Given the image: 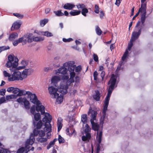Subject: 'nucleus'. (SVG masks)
<instances>
[{"label":"nucleus","mask_w":153,"mask_h":153,"mask_svg":"<svg viewBox=\"0 0 153 153\" xmlns=\"http://www.w3.org/2000/svg\"><path fill=\"white\" fill-rule=\"evenodd\" d=\"M68 88V85L66 84L62 85L59 89L51 86L48 87V89L49 94L52 96L51 97L56 98V101L58 104H60L63 101L64 94L67 92Z\"/></svg>","instance_id":"f257e3e1"},{"label":"nucleus","mask_w":153,"mask_h":153,"mask_svg":"<svg viewBox=\"0 0 153 153\" xmlns=\"http://www.w3.org/2000/svg\"><path fill=\"white\" fill-rule=\"evenodd\" d=\"M112 92V91L108 90L107 95L105 99L104 104L103 105V108L102 110V115L100 119V124L102 125L104 123V122H107L108 120V116L106 114V111Z\"/></svg>","instance_id":"f03ea898"},{"label":"nucleus","mask_w":153,"mask_h":153,"mask_svg":"<svg viewBox=\"0 0 153 153\" xmlns=\"http://www.w3.org/2000/svg\"><path fill=\"white\" fill-rule=\"evenodd\" d=\"M28 97H29L30 101L33 104L36 105V110L37 111H40L42 114H43L45 113V107L43 105H40L41 104L40 101L38 100L37 97L35 94H32L31 92Z\"/></svg>","instance_id":"7ed1b4c3"},{"label":"nucleus","mask_w":153,"mask_h":153,"mask_svg":"<svg viewBox=\"0 0 153 153\" xmlns=\"http://www.w3.org/2000/svg\"><path fill=\"white\" fill-rule=\"evenodd\" d=\"M140 0L141 3V7L139 9V10H140V12L142 13L141 15L140 21H138L136 25V27H137L140 25L141 22L142 25L144 26L145 25L144 23L146 18V3H144L145 1H143L142 2L141 0Z\"/></svg>","instance_id":"20e7f679"},{"label":"nucleus","mask_w":153,"mask_h":153,"mask_svg":"<svg viewBox=\"0 0 153 153\" xmlns=\"http://www.w3.org/2000/svg\"><path fill=\"white\" fill-rule=\"evenodd\" d=\"M91 114V117L90 121L92 125V129L95 131H98L99 129V125L97 123H95L94 121L96 120L97 112L96 111L93 110L92 108L91 107L90 108L88 112V115Z\"/></svg>","instance_id":"39448f33"},{"label":"nucleus","mask_w":153,"mask_h":153,"mask_svg":"<svg viewBox=\"0 0 153 153\" xmlns=\"http://www.w3.org/2000/svg\"><path fill=\"white\" fill-rule=\"evenodd\" d=\"M14 55H10L8 56V61L6 64L5 65L7 68H10V70L11 71L12 69L16 68L18 63V59L17 58H15V61L14 59Z\"/></svg>","instance_id":"423d86ee"},{"label":"nucleus","mask_w":153,"mask_h":153,"mask_svg":"<svg viewBox=\"0 0 153 153\" xmlns=\"http://www.w3.org/2000/svg\"><path fill=\"white\" fill-rule=\"evenodd\" d=\"M75 62L74 61H69L65 62L63 64V66L59 68L58 70L57 73H60L62 74H66L70 67L72 66L75 68L76 65H74Z\"/></svg>","instance_id":"0eeeda50"},{"label":"nucleus","mask_w":153,"mask_h":153,"mask_svg":"<svg viewBox=\"0 0 153 153\" xmlns=\"http://www.w3.org/2000/svg\"><path fill=\"white\" fill-rule=\"evenodd\" d=\"M33 133L30 134V138L27 139L26 141V146L28 145H32L35 141V136H37L39 134V131L38 129H34L33 131Z\"/></svg>","instance_id":"6e6552de"},{"label":"nucleus","mask_w":153,"mask_h":153,"mask_svg":"<svg viewBox=\"0 0 153 153\" xmlns=\"http://www.w3.org/2000/svg\"><path fill=\"white\" fill-rule=\"evenodd\" d=\"M24 78H23L22 74L19 71H14L13 74L11 76V77L9 78V81H13L14 80H22Z\"/></svg>","instance_id":"1a4fd4ad"},{"label":"nucleus","mask_w":153,"mask_h":153,"mask_svg":"<svg viewBox=\"0 0 153 153\" xmlns=\"http://www.w3.org/2000/svg\"><path fill=\"white\" fill-rule=\"evenodd\" d=\"M69 68V71L70 72V79L68 80L67 83L65 84L67 85L68 87V85L70 83L74 82V78L75 75V73L74 72V68L73 67V66H71V67H70Z\"/></svg>","instance_id":"9d476101"},{"label":"nucleus","mask_w":153,"mask_h":153,"mask_svg":"<svg viewBox=\"0 0 153 153\" xmlns=\"http://www.w3.org/2000/svg\"><path fill=\"white\" fill-rule=\"evenodd\" d=\"M115 76L114 74H113L112 77H111L110 80L108 82V84H111L109 86L108 90L113 91L114 88V86L116 84L117 80V79L114 77Z\"/></svg>","instance_id":"9b49d317"},{"label":"nucleus","mask_w":153,"mask_h":153,"mask_svg":"<svg viewBox=\"0 0 153 153\" xmlns=\"http://www.w3.org/2000/svg\"><path fill=\"white\" fill-rule=\"evenodd\" d=\"M45 114V117L42 120L43 122H45V123H48V124L50 125V123L52 120L51 116L48 113H45V112L43 114Z\"/></svg>","instance_id":"f8f14e48"},{"label":"nucleus","mask_w":153,"mask_h":153,"mask_svg":"<svg viewBox=\"0 0 153 153\" xmlns=\"http://www.w3.org/2000/svg\"><path fill=\"white\" fill-rule=\"evenodd\" d=\"M33 71V69L32 68L25 69L22 72V76H23V78H24V79L26 78L27 76L30 75Z\"/></svg>","instance_id":"ddd939ff"},{"label":"nucleus","mask_w":153,"mask_h":153,"mask_svg":"<svg viewBox=\"0 0 153 153\" xmlns=\"http://www.w3.org/2000/svg\"><path fill=\"white\" fill-rule=\"evenodd\" d=\"M26 142L25 143V148L23 147H21L17 150V153H27L29 151V147H28L29 145H27V146H26Z\"/></svg>","instance_id":"4468645a"},{"label":"nucleus","mask_w":153,"mask_h":153,"mask_svg":"<svg viewBox=\"0 0 153 153\" xmlns=\"http://www.w3.org/2000/svg\"><path fill=\"white\" fill-rule=\"evenodd\" d=\"M95 94L93 95V99L98 101L100 100L101 96L100 91L98 90L95 91Z\"/></svg>","instance_id":"2eb2a0df"},{"label":"nucleus","mask_w":153,"mask_h":153,"mask_svg":"<svg viewBox=\"0 0 153 153\" xmlns=\"http://www.w3.org/2000/svg\"><path fill=\"white\" fill-rule=\"evenodd\" d=\"M21 25L20 22H16L13 23L11 27V30H13L15 29H18L20 28Z\"/></svg>","instance_id":"dca6fc26"},{"label":"nucleus","mask_w":153,"mask_h":153,"mask_svg":"<svg viewBox=\"0 0 153 153\" xmlns=\"http://www.w3.org/2000/svg\"><path fill=\"white\" fill-rule=\"evenodd\" d=\"M140 35L136 31H134L132 32L131 40L134 41L137 39L140 36Z\"/></svg>","instance_id":"f3484780"},{"label":"nucleus","mask_w":153,"mask_h":153,"mask_svg":"<svg viewBox=\"0 0 153 153\" xmlns=\"http://www.w3.org/2000/svg\"><path fill=\"white\" fill-rule=\"evenodd\" d=\"M75 7V5L74 4L67 3L64 4L63 8L65 9L71 10L73 8Z\"/></svg>","instance_id":"a211bd4d"},{"label":"nucleus","mask_w":153,"mask_h":153,"mask_svg":"<svg viewBox=\"0 0 153 153\" xmlns=\"http://www.w3.org/2000/svg\"><path fill=\"white\" fill-rule=\"evenodd\" d=\"M62 119L61 117H59L58 118L57 122L58 132L62 128Z\"/></svg>","instance_id":"6ab92c4d"},{"label":"nucleus","mask_w":153,"mask_h":153,"mask_svg":"<svg viewBox=\"0 0 153 153\" xmlns=\"http://www.w3.org/2000/svg\"><path fill=\"white\" fill-rule=\"evenodd\" d=\"M91 138V135L89 133H87L86 134V136H82V141H89V140Z\"/></svg>","instance_id":"aec40b11"},{"label":"nucleus","mask_w":153,"mask_h":153,"mask_svg":"<svg viewBox=\"0 0 153 153\" xmlns=\"http://www.w3.org/2000/svg\"><path fill=\"white\" fill-rule=\"evenodd\" d=\"M18 34L17 33H13L10 35L9 40L10 41H13L15 39L18 37Z\"/></svg>","instance_id":"412c9836"},{"label":"nucleus","mask_w":153,"mask_h":153,"mask_svg":"<svg viewBox=\"0 0 153 153\" xmlns=\"http://www.w3.org/2000/svg\"><path fill=\"white\" fill-rule=\"evenodd\" d=\"M45 128H44V131L48 132H51V125H49L48 124L45 123L44 125Z\"/></svg>","instance_id":"4be33fe9"},{"label":"nucleus","mask_w":153,"mask_h":153,"mask_svg":"<svg viewBox=\"0 0 153 153\" xmlns=\"http://www.w3.org/2000/svg\"><path fill=\"white\" fill-rule=\"evenodd\" d=\"M27 35L26 34L24 35L23 36L19 38L21 43H22V45H25L26 44L27 42Z\"/></svg>","instance_id":"5701e85b"},{"label":"nucleus","mask_w":153,"mask_h":153,"mask_svg":"<svg viewBox=\"0 0 153 153\" xmlns=\"http://www.w3.org/2000/svg\"><path fill=\"white\" fill-rule=\"evenodd\" d=\"M36 122L33 120V124L34 126L36 125V128L37 129H39L41 128L43 123L41 120H39L38 123L36 124Z\"/></svg>","instance_id":"b1692460"},{"label":"nucleus","mask_w":153,"mask_h":153,"mask_svg":"<svg viewBox=\"0 0 153 153\" xmlns=\"http://www.w3.org/2000/svg\"><path fill=\"white\" fill-rule=\"evenodd\" d=\"M27 36V42L30 43L32 42L33 38V34L32 33H29L26 34Z\"/></svg>","instance_id":"393cba45"},{"label":"nucleus","mask_w":153,"mask_h":153,"mask_svg":"<svg viewBox=\"0 0 153 153\" xmlns=\"http://www.w3.org/2000/svg\"><path fill=\"white\" fill-rule=\"evenodd\" d=\"M60 79L59 76H55L52 77L51 79V81L52 83H56L58 81H60Z\"/></svg>","instance_id":"a878e982"},{"label":"nucleus","mask_w":153,"mask_h":153,"mask_svg":"<svg viewBox=\"0 0 153 153\" xmlns=\"http://www.w3.org/2000/svg\"><path fill=\"white\" fill-rule=\"evenodd\" d=\"M81 12L80 10H73V11H71L69 12V14L71 16H75L79 14Z\"/></svg>","instance_id":"bb28decb"},{"label":"nucleus","mask_w":153,"mask_h":153,"mask_svg":"<svg viewBox=\"0 0 153 153\" xmlns=\"http://www.w3.org/2000/svg\"><path fill=\"white\" fill-rule=\"evenodd\" d=\"M81 121L84 124H85L87 122V115L86 114H83L81 116Z\"/></svg>","instance_id":"cd10ccee"},{"label":"nucleus","mask_w":153,"mask_h":153,"mask_svg":"<svg viewBox=\"0 0 153 153\" xmlns=\"http://www.w3.org/2000/svg\"><path fill=\"white\" fill-rule=\"evenodd\" d=\"M23 103H24V106L25 108L28 109L29 108L30 103L29 102L26 98H25L24 100H23Z\"/></svg>","instance_id":"c85d7f7f"},{"label":"nucleus","mask_w":153,"mask_h":153,"mask_svg":"<svg viewBox=\"0 0 153 153\" xmlns=\"http://www.w3.org/2000/svg\"><path fill=\"white\" fill-rule=\"evenodd\" d=\"M48 19H45L43 20H41L40 22V25L41 27H43L48 22Z\"/></svg>","instance_id":"c756f323"},{"label":"nucleus","mask_w":153,"mask_h":153,"mask_svg":"<svg viewBox=\"0 0 153 153\" xmlns=\"http://www.w3.org/2000/svg\"><path fill=\"white\" fill-rule=\"evenodd\" d=\"M44 40V38L43 37H33V41L34 42H39L42 41Z\"/></svg>","instance_id":"7c9ffc66"},{"label":"nucleus","mask_w":153,"mask_h":153,"mask_svg":"<svg viewBox=\"0 0 153 153\" xmlns=\"http://www.w3.org/2000/svg\"><path fill=\"white\" fill-rule=\"evenodd\" d=\"M41 118V115L39 113H37L34 114V118L36 121H39Z\"/></svg>","instance_id":"2f4dec72"},{"label":"nucleus","mask_w":153,"mask_h":153,"mask_svg":"<svg viewBox=\"0 0 153 153\" xmlns=\"http://www.w3.org/2000/svg\"><path fill=\"white\" fill-rule=\"evenodd\" d=\"M95 31L97 35L100 36L101 35L102 31L98 26H96Z\"/></svg>","instance_id":"473e14b6"},{"label":"nucleus","mask_w":153,"mask_h":153,"mask_svg":"<svg viewBox=\"0 0 153 153\" xmlns=\"http://www.w3.org/2000/svg\"><path fill=\"white\" fill-rule=\"evenodd\" d=\"M42 33H44V34H43L44 36L48 37H51L53 36L52 33L48 31L42 32Z\"/></svg>","instance_id":"72a5a7b5"},{"label":"nucleus","mask_w":153,"mask_h":153,"mask_svg":"<svg viewBox=\"0 0 153 153\" xmlns=\"http://www.w3.org/2000/svg\"><path fill=\"white\" fill-rule=\"evenodd\" d=\"M53 12L57 16H60L64 15V13L61 12V10L54 11Z\"/></svg>","instance_id":"f704fd0d"},{"label":"nucleus","mask_w":153,"mask_h":153,"mask_svg":"<svg viewBox=\"0 0 153 153\" xmlns=\"http://www.w3.org/2000/svg\"><path fill=\"white\" fill-rule=\"evenodd\" d=\"M16 98V96L15 94H13L11 95H8L6 96V99L7 100L12 99H15Z\"/></svg>","instance_id":"c9c22d12"},{"label":"nucleus","mask_w":153,"mask_h":153,"mask_svg":"<svg viewBox=\"0 0 153 153\" xmlns=\"http://www.w3.org/2000/svg\"><path fill=\"white\" fill-rule=\"evenodd\" d=\"M58 140L59 144L63 143L65 142V140L60 135H59Z\"/></svg>","instance_id":"e433bc0d"},{"label":"nucleus","mask_w":153,"mask_h":153,"mask_svg":"<svg viewBox=\"0 0 153 153\" xmlns=\"http://www.w3.org/2000/svg\"><path fill=\"white\" fill-rule=\"evenodd\" d=\"M88 12V10L87 9L85 8L82 9L81 13L82 14L85 16H87L86 13H87Z\"/></svg>","instance_id":"4c0bfd02"},{"label":"nucleus","mask_w":153,"mask_h":153,"mask_svg":"<svg viewBox=\"0 0 153 153\" xmlns=\"http://www.w3.org/2000/svg\"><path fill=\"white\" fill-rule=\"evenodd\" d=\"M102 132L100 131L98 135V142L99 143H101L102 141Z\"/></svg>","instance_id":"58836bf2"},{"label":"nucleus","mask_w":153,"mask_h":153,"mask_svg":"<svg viewBox=\"0 0 153 153\" xmlns=\"http://www.w3.org/2000/svg\"><path fill=\"white\" fill-rule=\"evenodd\" d=\"M21 43V42L19 38L18 39L13 41V44L14 46H16L18 44Z\"/></svg>","instance_id":"ea45409f"},{"label":"nucleus","mask_w":153,"mask_h":153,"mask_svg":"<svg viewBox=\"0 0 153 153\" xmlns=\"http://www.w3.org/2000/svg\"><path fill=\"white\" fill-rule=\"evenodd\" d=\"M85 132L86 133H89L88 132L91 130V128L89 127L88 124H86L85 126Z\"/></svg>","instance_id":"a19ab883"},{"label":"nucleus","mask_w":153,"mask_h":153,"mask_svg":"<svg viewBox=\"0 0 153 153\" xmlns=\"http://www.w3.org/2000/svg\"><path fill=\"white\" fill-rule=\"evenodd\" d=\"M9 49H10V47L8 46H3L0 47V50L1 51V52Z\"/></svg>","instance_id":"79ce46f5"},{"label":"nucleus","mask_w":153,"mask_h":153,"mask_svg":"<svg viewBox=\"0 0 153 153\" xmlns=\"http://www.w3.org/2000/svg\"><path fill=\"white\" fill-rule=\"evenodd\" d=\"M134 42L132 40H130V43L128 44V51H130L131 50V48L133 45V42Z\"/></svg>","instance_id":"37998d69"},{"label":"nucleus","mask_w":153,"mask_h":153,"mask_svg":"<svg viewBox=\"0 0 153 153\" xmlns=\"http://www.w3.org/2000/svg\"><path fill=\"white\" fill-rule=\"evenodd\" d=\"M25 98H22V97H20L19 98L17 99L16 100V101L19 103H20L22 104L23 102V100H24Z\"/></svg>","instance_id":"c03bdc74"},{"label":"nucleus","mask_w":153,"mask_h":153,"mask_svg":"<svg viewBox=\"0 0 153 153\" xmlns=\"http://www.w3.org/2000/svg\"><path fill=\"white\" fill-rule=\"evenodd\" d=\"M13 14L14 16L20 19H22L23 17V15L19 14L18 13H14Z\"/></svg>","instance_id":"a18cd8bd"},{"label":"nucleus","mask_w":153,"mask_h":153,"mask_svg":"<svg viewBox=\"0 0 153 153\" xmlns=\"http://www.w3.org/2000/svg\"><path fill=\"white\" fill-rule=\"evenodd\" d=\"M47 138L45 137H42L39 138L38 140L41 143L44 142H46L47 140Z\"/></svg>","instance_id":"49530a36"},{"label":"nucleus","mask_w":153,"mask_h":153,"mask_svg":"<svg viewBox=\"0 0 153 153\" xmlns=\"http://www.w3.org/2000/svg\"><path fill=\"white\" fill-rule=\"evenodd\" d=\"M36 109L35 105L32 106L30 108V112L32 114H34Z\"/></svg>","instance_id":"de8ad7c7"},{"label":"nucleus","mask_w":153,"mask_h":153,"mask_svg":"<svg viewBox=\"0 0 153 153\" xmlns=\"http://www.w3.org/2000/svg\"><path fill=\"white\" fill-rule=\"evenodd\" d=\"M3 73L4 74V76L5 77H8V80L9 81V78L11 77V75H10L9 74H8L6 71H3Z\"/></svg>","instance_id":"09e8293b"},{"label":"nucleus","mask_w":153,"mask_h":153,"mask_svg":"<svg viewBox=\"0 0 153 153\" xmlns=\"http://www.w3.org/2000/svg\"><path fill=\"white\" fill-rule=\"evenodd\" d=\"M94 12L96 13H99V6L97 4L95 5Z\"/></svg>","instance_id":"8fccbe9b"},{"label":"nucleus","mask_w":153,"mask_h":153,"mask_svg":"<svg viewBox=\"0 0 153 153\" xmlns=\"http://www.w3.org/2000/svg\"><path fill=\"white\" fill-rule=\"evenodd\" d=\"M73 40V39L71 38H69L68 39H66L65 38L62 39V41L65 42H71Z\"/></svg>","instance_id":"3c124183"},{"label":"nucleus","mask_w":153,"mask_h":153,"mask_svg":"<svg viewBox=\"0 0 153 153\" xmlns=\"http://www.w3.org/2000/svg\"><path fill=\"white\" fill-rule=\"evenodd\" d=\"M22 91L23 92V95H25L26 94H27L28 96L31 94V92L29 91H26L23 90H22Z\"/></svg>","instance_id":"603ef678"},{"label":"nucleus","mask_w":153,"mask_h":153,"mask_svg":"<svg viewBox=\"0 0 153 153\" xmlns=\"http://www.w3.org/2000/svg\"><path fill=\"white\" fill-rule=\"evenodd\" d=\"M39 134L40 137H42L45 135V133L43 131L41 130L39 131Z\"/></svg>","instance_id":"864d4df0"},{"label":"nucleus","mask_w":153,"mask_h":153,"mask_svg":"<svg viewBox=\"0 0 153 153\" xmlns=\"http://www.w3.org/2000/svg\"><path fill=\"white\" fill-rule=\"evenodd\" d=\"M81 69V65H79L76 67L75 69V72H79L80 71Z\"/></svg>","instance_id":"5fc2aeb1"},{"label":"nucleus","mask_w":153,"mask_h":153,"mask_svg":"<svg viewBox=\"0 0 153 153\" xmlns=\"http://www.w3.org/2000/svg\"><path fill=\"white\" fill-rule=\"evenodd\" d=\"M93 58L94 60L96 62L98 61V57L97 55L95 53L93 54Z\"/></svg>","instance_id":"6e6d98bb"},{"label":"nucleus","mask_w":153,"mask_h":153,"mask_svg":"<svg viewBox=\"0 0 153 153\" xmlns=\"http://www.w3.org/2000/svg\"><path fill=\"white\" fill-rule=\"evenodd\" d=\"M6 90L5 89H2L0 91V95L2 96H4L6 92Z\"/></svg>","instance_id":"4d7b16f0"},{"label":"nucleus","mask_w":153,"mask_h":153,"mask_svg":"<svg viewBox=\"0 0 153 153\" xmlns=\"http://www.w3.org/2000/svg\"><path fill=\"white\" fill-rule=\"evenodd\" d=\"M19 89L18 88H14V89L13 90V91H12V92L14 94H17L18 92H19Z\"/></svg>","instance_id":"13d9d810"},{"label":"nucleus","mask_w":153,"mask_h":153,"mask_svg":"<svg viewBox=\"0 0 153 153\" xmlns=\"http://www.w3.org/2000/svg\"><path fill=\"white\" fill-rule=\"evenodd\" d=\"M80 78L78 76H76L75 77V82L76 83H79Z\"/></svg>","instance_id":"bf43d9fd"},{"label":"nucleus","mask_w":153,"mask_h":153,"mask_svg":"<svg viewBox=\"0 0 153 153\" xmlns=\"http://www.w3.org/2000/svg\"><path fill=\"white\" fill-rule=\"evenodd\" d=\"M22 95H23V92L22 90L19 89V91L18 92V93L16 95V97L17 96H21Z\"/></svg>","instance_id":"052dcab7"},{"label":"nucleus","mask_w":153,"mask_h":153,"mask_svg":"<svg viewBox=\"0 0 153 153\" xmlns=\"http://www.w3.org/2000/svg\"><path fill=\"white\" fill-rule=\"evenodd\" d=\"M28 62L25 60H22L21 62V64L25 67V66L27 65Z\"/></svg>","instance_id":"680f3d73"},{"label":"nucleus","mask_w":153,"mask_h":153,"mask_svg":"<svg viewBox=\"0 0 153 153\" xmlns=\"http://www.w3.org/2000/svg\"><path fill=\"white\" fill-rule=\"evenodd\" d=\"M54 144L51 141L48 145L47 146V149H49L50 148L53 146Z\"/></svg>","instance_id":"e2e57ef3"},{"label":"nucleus","mask_w":153,"mask_h":153,"mask_svg":"<svg viewBox=\"0 0 153 153\" xmlns=\"http://www.w3.org/2000/svg\"><path fill=\"white\" fill-rule=\"evenodd\" d=\"M66 132L68 133V134H69V136H71L72 135L74 132L75 131L74 130V129L73 131L71 133H69V130L68 128L66 129Z\"/></svg>","instance_id":"0e129e2a"},{"label":"nucleus","mask_w":153,"mask_h":153,"mask_svg":"<svg viewBox=\"0 0 153 153\" xmlns=\"http://www.w3.org/2000/svg\"><path fill=\"white\" fill-rule=\"evenodd\" d=\"M14 89V87H11L7 88V91L9 92H12L13 90Z\"/></svg>","instance_id":"69168bd1"},{"label":"nucleus","mask_w":153,"mask_h":153,"mask_svg":"<svg viewBox=\"0 0 153 153\" xmlns=\"http://www.w3.org/2000/svg\"><path fill=\"white\" fill-rule=\"evenodd\" d=\"M5 101V99L4 97H2L0 99V105Z\"/></svg>","instance_id":"338daca9"},{"label":"nucleus","mask_w":153,"mask_h":153,"mask_svg":"<svg viewBox=\"0 0 153 153\" xmlns=\"http://www.w3.org/2000/svg\"><path fill=\"white\" fill-rule=\"evenodd\" d=\"M100 143H99L98 142V143H97V152H98L100 150Z\"/></svg>","instance_id":"774afa93"}]
</instances>
